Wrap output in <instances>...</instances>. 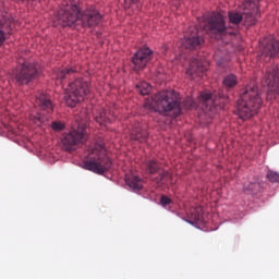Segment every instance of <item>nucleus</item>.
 <instances>
[{
	"label": "nucleus",
	"mask_w": 279,
	"mask_h": 279,
	"mask_svg": "<svg viewBox=\"0 0 279 279\" xmlns=\"http://www.w3.org/2000/svg\"><path fill=\"white\" fill-rule=\"evenodd\" d=\"M86 122H81L77 130H72L70 133L63 135L61 140L62 147L65 151H75L77 145H84L86 143Z\"/></svg>",
	"instance_id": "6e6552de"
},
{
	"label": "nucleus",
	"mask_w": 279,
	"mask_h": 279,
	"mask_svg": "<svg viewBox=\"0 0 279 279\" xmlns=\"http://www.w3.org/2000/svg\"><path fill=\"white\" fill-rule=\"evenodd\" d=\"M263 86L268 87V93L278 95L279 93V69L277 64H271L266 68V74L262 81Z\"/></svg>",
	"instance_id": "9d476101"
},
{
	"label": "nucleus",
	"mask_w": 279,
	"mask_h": 279,
	"mask_svg": "<svg viewBox=\"0 0 279 279\" xmlns=\"http://www.w3.org/2000/svg\"><path fill=\"white\" fill-rule=\"evenodd\" d=\"M243 189L245 193H252V191H256V189H258V182L254 181L250 183H244Z\"/></svg>",
	"instance_id": "cd10ccee"
},
{
	"label": "nucleus",
	"mask_w": 279,
	"mask_h": 279,
	"mask_svg": "<svg viewBox=\"0 0 279 279\" xmlns=\"http://www.w3.org/2000/svg\"><path fill=\"white\" fill-rule=\"evenodd\" d=\"M206 71H208V61L192 59L186 69V75L192 80H197V77H204Z\"/></svg>",
	"instance_id": "4468645a"
},
{
	"label": "nucleus",
	"mask_w": 279,
	"mask_h": 279,
	"mask_svg": "<svg viewBox=\"0 0 279 279\" xmlns=\"http://www.w3.org/2000/svg\"><path fill=\"white\" fill-rule=\"evenodd\" d=\"M87 160L84 161V169L102 175L112 167V160L108 157L106 147L101 144H94L88 148Z\"/></svg>",
	"instance_id": "39448f33"
},
{
	"label": "nucleus",
	"mask_w": 279,
	"mask_h": 279,
	"mask_svg": "<svg viewBox=\"0 0 279 279\" xmlns=\"http://www.w3.org/2000/svg\"><path fill=\"white\" fill-rule=\"evenodd\" d=\"M222 84L226 88H234V86L239 84V78L234 74H229L223 78Z\"/></svg>",
	"instance_id": "b1692460"
},
{
	"label": "nucleus",
	"mask_w": 279,
	"mask_h": 279,
	"mask_svg": "<svg viewBox=\"0 0 279 279\" xmlns=\"http://www.w3.org/2000/svg\"><path fill=\"white\" fill-rule=\"evenodd\" d=\"M204 38L199 34V28L196 26L190 27L189 32L182 39V47L184 49H201Z\"/></svg>",
	"instance_id": "ddd939ff"
},
{
	"label": "nucleus",
	"mask_w": 279,
	"mask_h": 279,
	"mask_svg": "<svg viewBox=\"0 0 279 279\" xmlns=\"http://www.w3.org/2000/svg\"><path fill=\"white\" fill-rule=\"evenodd\" d=\"M117 119V113L111 111L110 109H102L98 111L95 116L96 123H99V125H104L105 128H108L109 123H112Z\"/></svg>",
	"instance_id": "f3484780"
},
{
	"label": "nucleus",
	"mask_w": 279,
	"mask_h": 279,
	"mask_svg": "<svg viewBox=\"0 0 279 279\" xmlns=\"http://www.w3.org/2000/svg\"><path fill=\"white\" fill-rule=\"evenodd\" d=\"M160 203L161 206H169V204H171V198H169L168 196H161Z\"/></svg>",
	"instance_id": "7c9ffc66"
},
{
	"label": "nucleus",
	"mask_w": 279,
	"mask_h": 279,
	"mask_svg": "<svg viewBox=\"0 0 279 279\" xmlns=\"http://www.w3.org/2000/svg\"><path fill=\"white\" fill-rule=\"evenodd\" d=\"M31 119L35 125H43V123H47V121H49V116L38 113L37 116H31Z\"/></svg>",
	"instance_id": "a878e982"
},
{
	"label": "nucleus",
	"mask_w": 279,
	"mask_h": 279,
	"mask_svg": "<svg viewBox=\"0 0 279 279\" xmlns=\"http://www.w3.org/2000/svg\"><path fill=\"white\" fill-rule=\"evenodd\" d=\"M201 27H203L206 34L217 36V34H223L226 32V22L220 14L213 13L204 24H201Z\"/></svg>",
	"instance_id": "1a4fd4ad"
},
{
	"label": "nucleus",
	"mask_w": 279,
	"mask_h": 279,
	"mask_svg": "<svg viewBox=\"0 0 279 279\" xmlns=\"http://www.w3.org/2000/svg\"><path fill=\"white\" fill-rule=\"evenodd\" d=\"M90 95V83L82 77L74 80L64 90V101L70 108H75L80 101Z\"/></svg>",
	"instance_id": "423d86ee"
},
{
	"label": "nucleus",
	"mask_w": 279,
	"mask_h": 279,
	"mask_svg": "<svg viewBox=\"0 0 279 279\" xmlns=\"http://www.w3.org/2000/svg\"><path fill=\"white\" fill-rule=\"evenodd\" d=\"M148 136L149 133H147V130L141 126V123L137 122L131 128L132 141H137V143H147Z\"/></svg>",
	"instance_id": "a211bd4d"
},
{
	"label": "nucleus",
	"mask_w": 279,
	"mask_h": 279,
	"mask_svg": "<svg viewBox=\"0 0 279 279\" xmlns=\"http://www.w3.org/2000/svg\"><path fill=\"white\" fill-rule=\"evenodd\" d=\"M189 223H206L204 218V207L197 206L190 210Z\"/></svg>",
	"instance_id": "412c9836"
},
{
	"label": "nucleus",
	"mask_w": 279,
	"mask_h": 279,
	"mask_svg": "<svg viewBox=\"0 0 279 279\" xmlns=\"http://www.w3.org/2000/svg\"><path fill=\"white\" fill-rule=\"evenodd\" d=\"M126 185L132 189L135 193H138V191L143 190V179H140L136 175H129L125 177Z\"/></svg>",
	"instance_id": "4be33fe9"
},
{
	"label": "nucleus",
	"mask_w": 279,
	"mask_h": 279,
	"mask_svg": "<svg viewBox=\"0 0 279 279\" xmlns=\"http://www.w3.org/2000/svg\"><path fill=\"white\" fill-rule=\"evenodd\" d=\"M245 11L243 14L236 11L229 12V21L233 25H239L241 21H244V25H255L256 19H258V2L245 1L243 3Z\"/></svg>",
	"instance_id": "0eeeda50"
},
{
	"label": "nucleus",
	"mask_w": 279,
	"mask_h": 279,
	"mask_svg": "<svg viewBox=\"0 0 279 279\" xmlns=\"http://www.w3.org/2000/svg\"><path fill=\"white\" fill-rule=\"evenodd\" d=\"M279 56V41L276 39H268L265 46L262 48L259 60L264 62H270L271 58H278Z\"/></svg>",
	"instance_id": "dca6fc26"
},
{
	"label": "nucleus",
	"mask_w": 279,
	"mask_h": 279,
	"mask_svg": "<svg viewBox=\"0 0 279 279\" xmlns=\"http://www.w3.org/2000/svg\"><path fill=\"white\" fill-rule=\"evenodd\" d=\"M146 173H149V175H156V173H158V175L153 179L158 186L167 184V182H169V178H171L169 171L163 170L155 159L146 161Z\"/></svg>",
	"instance_id": "f8f14e48"
},
{
	"label": "nucleus",
	"mask_w": 279,
	"mask_h": 279,
	"mask_svg": "<svg viewBox=\"0 0 279 279\" xmlns=\"http://www.w3.org/2000/svg\"><path fill=\"white\" fill-rule=\"evenodd\" d=\"M35 104L40 108V110H44V112H47L48 114L53 112V102H51V98L47 96V94H40L37 96Z\"/></svg>",
	"instance_id": "6ab92c4d"
},
{
	"label": "nucleus",
	"mask_w": 279,
	"mask_h": 279,
	"mask_svg": "<svg viewBox=\"0 0 279 279\" xmlns=\"http://www.w3.org/2000/svg\"><path fill=\"white\" fill-rule=\"evenodd\" d=\"M77 73V70L73 68H65L57 71V80H60V82H63V80H71L73 75Z\"/></svg>",
	"instance_id": "5701e85b"
},
{
	"label": "nucleus",
	"mask_w": 279,
	"mask_h": 279,
	"mask_svg": "<svg viewBox=\"0 0 279 279\" xmlns=\"http://www.w3.org/2000/svg\"><path fill=\"white\" fill-rule=\"evenodd\" d=\"M80 16L83 27H96V25L101 23L102 19L101 13L95 7L86 9L81 14L77 3L64 2L53 19V25L54 27H58V25H61V27H71V25H75L80 21Z\"/></svg>",
	"instance_id": "f257e3e1"
},
{
	"label": "nucleus",
	"mask_w": 279,
	"mask_h": 279,
	"mask_svg": "<svg viewBox=\"0 0 279 279\" xmlns=\"http://www.w3.org/2000/svg\"><path fill=\"white\" fill-rule=\"evenodd\" d=\"M215 60L218 66H221L222 69H225L226 64H228V59L219 58V54L215 56Z\"/></svg>",
	"instance_id": "c756f323"
},
{
	"label": "nucleus",
	"mask_w": 279,
	"mask_h": 279,
	"mask_svg": "<svg viewBox=\"0 0 279 279\" xmlns=\"http://www.w3.org/2000/svg\"><path fill=\"white\" fill-rule=\"evenodd\" d=\"M36 77H38V68L34 63H24L15 73V81L20 85L29 84Z\"/></svg>",
	"instance_id": "9b49d317"
},
{
	"label": "nucleus",
	"mask_w": 279,
	"mask_h": 279,
	"mask_svg": "<svg viewBox=\"0 0 279 279\" xmlns=\"http://www.w3.org/2000/svg\"><path fill=\"white\" fill-rule=\"evenodd\" d=\"M136 90L140 95H149L151 93V85L147 82H142L136 85Z\"/></svg>",
	"instance_id": "393cba45"
},
{
	"label": "nucleus",
	"mask_w": 279,
	"mask_h": 279,
	"mask_svg": "<svg viewBox=\"0 0 279 279\" xmlns=\"http://www.w3.org/2000/svg\"><path fill=\"white\" fill-rule=\"evenodd\" d=\"M260 106H263V98L260 97L258 85H247L240 95L235 114H238L239 119H242V121H247L252 119V117H256V113L260 110Z\"/></svg>",
	"instance_id": "7ed1b4c3"
},
{
	"label": "nucleus",
	"mask_w": 279,
	"mask_h": 279,
	"mask_svg": "<svg viewBox=\"0 0 279 279\" xmlns=\"http://www.w3.org/2000/svg\"><path fill=\"white\" fill-rule=\"evenodd\" d=\"M182 99L180 94L175 90H163L155 94L151 98H148L144 102L146 110H156L160 114L166 117H180L182 112Z\"/></svg>",
	"instance_id": "f03ea898"
},
{
	"label": "nucleus",
	"mask_w": 279,
	"mask_h": 279,
	"mask_svg": "<svg viewBox=\"0 0 279 279\" xmlns=\"http://www.w3.org/2000/svg\"><path fill=\"white\" fill-rule=\"evenodd\" d=\"M5 34H12V21L3 15L0 21V47L5 43Z\"/></svg>",
	"instance_id": "aec40b11"
},
{
	"label": "nucleus",
	"mask_w": 279,
	"mask_h": 279,
	"mask_svg": "<svg viewBox=\"0 0 279 279\" xmlns=\"http://www.w3.org/2000/svg\"><path fill=\"white\" fill-rule=\"evenodd\" d=\"M50 128L53 130V132H62V130L65 128V124L60 121H53L51 122Z\"/></svg>",
	"instance_id": "bb28decb"
},
{
	"label": "nucleus",
	"mask_w": 279,
	"mask_h": 279,
	"mask_svg": "<svg viewBox=\"0 0 279 279\" xmlns=\"http://www.w3.org/2000/svg\"><path fill=\"white\" fill-rule=\"evenodd\" d=\"M267 179L269 182H279V173L274 170H268Z\"/></svg>",
	"instance_id": "c85d7f7f"
},
{
	"label": "nucleus",
	"mask_w": 279,
	"mask_h": 279,
	"mask_svg": "<svg viewBox=\"0 0 279 279\" xmlns=\"http://www.w3.org/2000/svg\"><path fill=\"white\" fill-rule=\"evenodd\" d=\"M228 102V94L223 92V89H219L218 92H214L208 94L206 92L201 93L198 98V104L193 100V98H186L183 101L184 108L186 110H192V108H201L204 112H217V108L221 109Z\"/></svg>",
	"instance_id": "20e7f679"
},
{
	"label": "nucleus",
	"mask_w": 279,
	"mask_h": 279,
	"mask_svg": "<svg viewBox=\"0 0 279 279\" xmlns=\"http://www.w3.org/2000/svg\"><path fill=\"white\" fill-rule=\"evenodd\" d=\"M151 49L144 47L136 51L132 58L134 71H143L147 66V62L151 60Z\"/></svg>",
	"instance_id": "2eb2a0df"
}]
</instances>
